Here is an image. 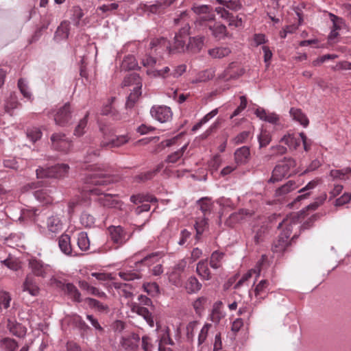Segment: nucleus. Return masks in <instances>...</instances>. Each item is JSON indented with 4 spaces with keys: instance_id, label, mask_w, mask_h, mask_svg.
<instances>
[{
    "instance_id": "1",
    "label": "nucleus",
    "mask_w": 351,
    "mask_h": 351,
    "mask_svg": "<svg viewBox=\"0 0 351 351\" xmlns=\"http://www.w3.org/2000/svg\"><path fill=\"white\" fill-rule=\"evenodd\" d=\"M295 223V219L292 217H287L279 223L278 228L282 229V232L275 240L272 245V250L276 252H282L286 250L289 244V237L292 232V224Z\"/></svg>"
},
{
    "instance_id": "2",
    "label": "nucleus",
    "mask_w": 351,
    "mask_h": 351,
    "mask_svg": "<svg viewBox=\"0 0 351 351\" xmlns=\"http://www.w3.org/2000/svg\"><path fill=\"white\" fill-rule=\"evenodd\" d=\"M192 10L197 15L195 25L202 30H206L208 27L215 21V15L210 6L207 5H193Z\"/></svg>"
},
{
    "instance_id": "3",
    "label": "nucleus",
    "mask_w": 351,
    "mask_h": 351,
    "mask_svg": "<svg viewBox=\"0 0 351 351\" xmlns=\"http://www.w3.org/2000/svg\"><path fill=\"white\" fill-rule=\"evenodd\" d=\"M117 181L114 176L107 173L97 166H93L90 172L86 178V183L93 185L105 186Z\"/></svg>"
},
{
    "instance_id": "4",
    "label": "nucleus",
    "mask_w": 351,
    "mask_h": 351,
    "mask_svg": "<svg viewBox=\"0 0 351 351\" xmlns=\"http://www.w3.org/2000/svg\"><path fill=\"white\" fill-rule=\"evenodd\" d=\"M92 195L96 196L95 201L103 207L114 208L121 210L123 203L117 199V195L105 193L97 188L86 189Z\"/></svg>"
},
{
    "instance_id": "5",
    "label": "nucleus",
    "mask_w": 351,
    "mask_h": 351,
    "mask_svg": "<svg viewBox=\"0 0 351 351\" xmlns=\"http://www.w3.org/2000/svg\"><path fill=\"white\" fill-rule=\"evenodd\" d=\"M132 84H135L132 92L130 94L128 97L125 106L127 108H132L135 102L138 100L139 97L141 95V87L142 84L138 75L132 73L125 77L123 80L124 86H130Z\"/></svg>"
},
{
    "instance_id": "6",
    "label": "nucleus",
    "mask_w": 351,
    "mask_h": 351,
    "mask_svg": "<svg viewBox=\"0 0 351 351\" xmlns=\"http://www.w3.org/2000/svg\"><path fill=\"white\" fill-rule=\"evenodd\" d=\"M295 161L293 158H285L275 167L269 182H275L285 176H290V171L295 167Z\"/></svg>"
},
{
    "instance_id": "7",
    "label": "nucleus",
    "mask_w": 351,
    "mask_h": 351,
    "mask_svg": "<svg viewBox=\"0 0 351 351\" xmlns=\"http://www.w3.org/2000/svg\"><path fill=\"white\" fill-rule=\"evenodd\" d=\"M187 265L188 260L186 258L179 261L169 274V282L176 287L181 286Z\"/></svg>"
},
{
    "instance_id": "8",
    "label": "nucleus",
    "mask_w": 351,
    "mask_h": 351,
    "mask_svg": "<svg viewBox=\"0 0 351 351\" xmlns=\"http://www.w3.org/2000/svg\"><path fill=\"white\" fill-rule=\"evenodd\" d=\"M111 241L119 247L124 245L131 237V234L121 226H110L108 228Z\"/></svg>"
},
{
    "instance_id": "9",
    "label": "nucleus",
    "mask_w": 351,
    "mask_h": 351,
    "mask_svg": "<svg viewBox=\"0 0 351 351\" xmlns=\"http://www.w3.org/2000/svg\"><path fill=\"white\" fill-rule=\"evenodd\" d=\"M69 169V167L68 165L58 164L47 169H38L36 170V175L38 178L51 177L60 178L64 177L68 173Z\"/></svg>"
},
{
    "instance_id": "10",
    "label": "nucleus",
    "mask_w": 351,
    "mask_h": 351,
    "mask_svg": "<svg viewBox=\"0 0 351 351\" xmlns=\"http://www.w3.org/2000/svg\"><path fill=\"white\" fill-rule=\"evenodd\" d=\"M186 71V66L184 64L174 66L171 70L169 66H166L160 70H147V73L153 77H159L164 79L169 77L178 78L181 76Z\"/></svg>"
},
{
    "instance_id": "11",
    "label": "nucleus",
    "mask_w": 351,
    "mask_h": 351,
    "mask_svg": "<svg viewBox=\"0 0 351 351\" xmlns=\"http://www.w3.org/2000/svg\"><path fill=\"white\" fill-rule=\"evenodd\" d=\"M243 74V71L237 63L232 62L223 70V72L218 74L215 78V82H226L230 80L238 79Z\"/></svg>"
},
{
    "instance_id": "12",
    "label": "nucleus",
    "mask_w": 351,
    "mask_h": 351,
    "mask_svg": "<svg viewBox=\"0 0 351 351\" xmlns=\"http://www.w3.org/2000/svg\"><path fill=\"white\" fill-rule=\"evenodd\" d=\"M190 27L188 23L184 24L174 37L173 46L171 47V52H184L186 51V42L189 41Z\"/></svg>"
},
{
    "instance_id": "13",
    "label": "nucleus",
    "mask_w": 351,
    "mask_h": 351,
    "mask_svg": "<svg viewBox=\"0 0 351 351\" xmlns=\"http://www.w3.org/2000/svg\"><path fill=\"white\" fill-rule=\"evenodd\" d=\"M28 265L34 276L42 278H46L51 271L49 265L35 257L29 258Z\"/></svg>"
},
{
    "instance_id": "14",
    "label": "nucleus",
    "mask_w": 351,
    "mask_h": 351,
    "mask_svg": "<svg viewBox=\"0 0 351 351\" xmlns=\"http://www.w3.org/2000/svg\"><path fill=\"white\" fill-rule=\"evenodd\" d=\"M130 201L135 204H142L135 208V213L140 215L143 212H147L150 210L149 202H156V198L149 195H133L130 197Z\"/></svg>"
},
{
    "instance_id": "15",
    "label": "nucleus",
    "mask_w": 351,
    "mask_h": 351,
    "mask_svg": "<svg viewBox=\"0 0 351 351\" xmlns=\"http://www.w3.org/2000/svg\"><path fill=\"white\" fill-rule=\"evenodd\" d=\"M149 48L151 53L160 56L166 52L171 53L172 50L169 41L163 37L152 39Z\"/></svg>"
},
{
    "instance_id": "16",
    "label": "nucleus",
    "mask_w": 351,
    "mask_h": 351,
    "mask_svg": "<svg viewBox=\"0 0 351 351\" xmlns=\"http://www.w3.org/2000/svg\"><path fill=\"white\" fill-rule=\"evenodd\" d=\"M71 108L69 103L65 104L57 109L53 114V119L56 125L65 126L70 123L72 119Z\"/></svg>"
},
{
    "instance_id": "17",
    "label": "nucleus",
    "mask_w": 351,
    "mask_h": 351,
    "mask_svg": "<svg viewBox=\"0 0 351 351\" xmlns=\"http://www.w3.org/2000/svg\"><path fill=\"white\" fill-rule=\"evenodd\" d=\"M51 141L53 148L59 152L66 153L72 147L71 141L63 133L53 134Z\"/></svg>"
},
{
    "instance_id": "18",
    "label": "nucleus",
    "mask_w": 351,
    "mask_h": 351,
    "mask_svg": "<svg viewBox=\"0 0 351 351\" xmlns=\"http://www.w3.org/2000/svg\"><path fill=\"white\" fill-rule=\"evenodd\" d=\"M128 135H120L111 138L104 134L103 139L100 142L99 147L106 149L119 147L129 141Z\"/></svg>"
},
{
    "instance_id": "19",
    "label": "nucleus",
    "mask_w": 351,
    "mask_h": 351,
    "mask_svg": "<svg viewBox=\"0 0 351 351\" xmlns=\"http://www.w3.org/2000/svg\"><path fill=\"white\" fill-rule=\"evenodd\" d=\"M153 118L160 123H167L172 119V111L167 106H154L150 110Z\"/></svg>"
},
{
    "instance_id": "20",
    "label": "nucleus",
    "mask_w": 351,
    "mask_h": 351,
    "mask_svg": "<svg viewBox=\"0 0 351 351\" xmlns=\"http://www.w3.org/2000/svg\"><path fill=\"white\" fill-rule=\"evenodd\" d=\"M216 12L220 15L221 18L228 22L229 26L239 27L242 25V19L239 16H234L225 6L217 8Z\"/></svg>"
},
{
    "instance_id": "21",
    "label": "nucleus",
    "mask_w": 351,
    "mask_h": 351,
    "mask_svg": "<svg viewBox=\"0 0 351 351\" xmlns=\"http://www.w3.org/2000/svg\"><path fill=\"white\" fill-rule=\"evenodd\" d=\"M140 337L135 333L123 336L120 341V346L126 351H136L138 347Z\"/></svg>"
},
{
    "instance_id": "22",
    "label": "nucleus",
    "mask_w": 351,
    "mask_h": 351,
    "mask_svg": "<svg viewBox=\"0 0 351 351\" xmlns=\"http://www.w3.org/2000/svg\"><path fill=\"white\" fill-rule=\"evenodd\" d=\"M254 215L252 210L242 208L238 212L232 213L226 221V224L228 226H233L235 223L246 220Z\"/></svg>"
},
{
    "instance_id": "23",
    "label": "nucleus",
    "mask_w": 351,
    "mask_h": 351,
    "mask_svg": "<svg viewBox=\"0 0 351 351\" xmlns=\"http://www.w3.org/2000/svg\"><path fill=\"white\" fill-rule=\"evenodd\" d=\"M254 215L252 210L242 208L238 212L232 213L226 221V224L228 226H233L235 223L246 220Z\"/></svg>"
},
{
    "instance_id": "24",
    "label": "nucleus",
    "mask_w": 351,
    "mask_h": 351,
    "mask_svg": "<svg viewBox=\"0 0 351 351\" xmlns=\"http://www.w3.org/2000/svg\"><path fill=\"white\" fill-rule=\"evenodd\" d=\"M207 29H209L213 36L219 40L231 36L228 32L226 25L221 24L220 22H216L215 21L208 27Z\"/></svg>"
},
{
    "instance_id": "25",
    "label": "nucleus",
    "mask_w": 351,
    "mask_h": 351,
    "mask_svg": "<svg viewBox=\"0 0 351 351\" xmlns=\"http://www.w3.org/2000/svg\"><path fill=\"white\" fill-rule=\"evenodd\" d=\"M255 114L260 119L267 121L269 123L276 125H279L280 123V117L275 112H269L263 108H258L255 111Z\"/></svg>"
},
{
    "instance_id": "26",
    "label": "nucleus",
    "mask_w": 351,
    "mask_h": 351,
    "mask_svg": "<svg viewBox=\"0 0 351 351\" xmlns=\"http://www.w3.org/2000/svg\"><path fill=\"white\" fill-rule=\"evenodd\" d=\"M58 245L60 250L66 255L74 256L77 254L71 247V237L68 234H63L59 237Z\"/></svg>"
},
{
    "instance_id": "27",
    "label": "nucleus",
    "mask_w": 351,
    "mask_h": 351,
    "mask_svg": "<svg viewBox=\"0 0 351 351\" xmlns=\"http://www.w3.org/2000/svg\"><path fill=\"white\" fill-rule=\"evenodd\" d=\"M131 311L142 316L151 327L154 326V322L152 315L147 308L141 306L140 304L133 302L131 304Z\"/></svg>"
},
{
    "instance_id": "28",
    "label": "nucleus",
    "mask_w": 351,
    "mask_h": 351,
    "mask_svg": "<svg viewBox=\"0 0 351 351\" xmlns=\"http://www.w3.org/2000/svg\"><path fill=\"white\" fill-rule=\"evenodd\" d=\"M263 263V259L261 261H258L256 264V267L250 270H249L246 274H245L234 285L235 289H238L240 287L243 286L245 282H247L253 275H255L256 280L259 277L261 271V267Z\"/></svg>"
},
{
    "instance_id": "29",
    "label": "nucleus",
    "mask_w": 351,
    "mask_h": 351,
    "mask_svg": "<svg viewBox=\"0 0 351 351\" xmlns=\"http://www.w3.org/2000/svg\"><path fill=\"white\" fill-rule=\"evenodd\" d=\"M47 230L52 233L60 232L63 228V222L58 215L49 217L46 221Z\"/></svg>"
},
{
    "instance_id": "30",
    "label": "nucleus",
    "mask_w": 351,
    "mask_h": 351,
    "mask_svg": "<svg viewBox=\"0 0 351 351\" xmlns=\"http://www.w3.org/2000/svg\"><path fill=\"white\" fill-rule=\"evenodd\" d=\"M234 161L237 165L246 164L250 158V150L247 146H243L238 148L234 154Z\"/></svg>"
},
{
    "instance_id": "31",
    "label": "nucleus",
    "mask_w": 351,
    "mask_h": 351,
    "mask_svg": "<svg viewBox=\"0 0 351 351\" xmlns=\"http://www.w3.org/2000/svg\"><path fill=\"white\" fill-rule=\"evenodd\" d=\"M23 291L28 292L30 295L36 296L39 293V287L34 277L27 275L23 285Z\"/></svg>"
},
{
    "instance_id": "32",
    "label": "nucleus",
    "mask_w": 351,
    "mask_h": 351,
    "mask_svg": "<svg viewBox=\"0 0 351 351\" xmlns=\"http://www.w3.org/2000/svg\"><path fill=\"white\" fill-rule=\"evenodd\" d=\"M196 272L203 280H209L212 278V274L208 267L207 259L201 260L197 263Z\"/></svg>"
},
{
    "instance_id": "33",
    "label": "nucleus",
    "mask_w": 351,
    "mask_h": 351,
    "mask_svg": "<svg viewBox=\"0 0 351 351\" xmlns=\"http://www.w3.org/2000/svg\"><path fill=\"white\" fill-rule=\"evenodd\" d=\"M119 276L123 280L130 281L142 278V274L137 269L123 268L119 273Z\"/></svg>"
},
{
    "instance_id": "34",
    "label": "nucleus",
    "mask_w": 351,
    "mask_h": 351,
    "mask_svg": "<svg viewBox=\"0 0 351 351\" xmlns=\"http://www.w3.org/2000/svg\"><path fill=\"white\" fill-rule=\"evenodd\" d=\"M204 40V36H195L189 38V41L186 45V51L191 53H198L203 47Z\"/></svg>"
},
{
    "instance_id": "35",
    "label": "nucleus",
    "mask_w": 351,
    "mask_h": 351,
    "mask_svg": "<svg viewBox=\"0 0 351 351\" xmlns=\"http://www.w3.org/2000/svg\"><path fill=\"white\" fill-rule=\"evenodd\" d=\"M279 143L286 145L290 150H296L300 145V139L293 134L287 133L280 138Z\"/></svg>"
},
{
    "instance_id": "36",
    "label": "nucleus",
    "mask_w": 351,
    "mask_h": 351,
    "mask_svg": "<svg viewBox=\"0 0 351 351\" xmlns=\"http://www.w3.org/2000/svg\"><path fill=\"white\" fill-rule=\"evenodd\" d=\"M298 187V185L295 183V181L289 180L285 184L278 188L276 190L274 195L278 199V200H280L282 199L285 195L296 189Z\"/></svg>"
},
{
    "instance_id": "37",
    "label": "nucleus",
    "mask_w": 351,
    "mask_h": 351,
    "mask_svg": "<svg viewBox=\"0 0 351 351\" xmlns=\"http://www.w3.org/2000/svg\"><path fill=\"white\" fill-rule=\"evenodd\" d=\"M292 119L300 123L303 127L306 128L309 124V120L306 115L300 108H291L289 111Z\"/></svg>"
},
{
    "instance_id": "38",
    "label": "nucleus",
    "mask_w": 351,
    "mask_h": 351,
    "mask_svg": "<svg viewBox=\"0 0 351 351\" xmlns=\"http://www.w3.org/2000/svg\"><path fill=\"white\" fill-rule=\"evenodd\" d=\"M231 49L228 47L220 46L210 49L208 54L215 59H221L228 56L231 53Z\"/></svg>"
},
{
    "instance_id": "39",
    "label": "nucleus",
    "mask_w": 351,
    "mask_h": 351,
    "mask_svg": "<svg viewBox=\"0 0 351 351\" xmlns=\"http://www.w3.org/2000/svg\"><path fill=\"white\" fill-rule=\"evenodd\" d=\"M215 72L214 68L202 71L197 74L195 78L193 80V83L206 82L215 77Z\"/></svg>"
},
{
    "instance_id": "40",
    "label": "nucleus",
    "mask_w": 351,
    "mask_h": 351,
    "mask_svg": "<svg viewBox=\"0 0 351 351\" xmlns=\"http://www.w3.org/2000/svg\"><path fill=\"white\" fill-rule=\"evenodd\" d=\"M85 302L87 303L90 308H94L100 313H108L109 307L97 300L91 298H86Z\"/></svg>"
},
{
    "instance_id": "41",
    "label": "nucleus",
    "mask_w": 351,
    "mask_h": 351,
    "mask_svg": "<svg viewBox=\"0 0 351 351\" xmlns=\"http://www.w3.org/2000/svg\"><path fill=\"white\" fill-rule=\"evenodd\" d=\"M224 257V254L219 251H215L211 254L210 258V266L213 269H217L222 266V260Z\"/></svg>"
},
{
    "instance_id": "42",
    "label": "nucleus",
    "mask_w": 351,
    "mask_h": 351,
    "mask_svg": "<svg viewBox=\"0 0 351 351\" xmlns=\"http://www.w3.org/2000/svg\"><path fill=\"white\" fill-rule=\"evenodd\" d=\"M64 290L74 302H80L82 301L81 293L73 284H66Z\"/></svg>"
},
{
    "instance_id": "43",
    "label": "nucleus",
    "mask_w": 351,
    "mask_h": 351,
    "mask_svg": "<svg viewBox=\"0 0 351 351\" xmlns=\"http://www.w3.org/2000/svg\"><path fill=\"white\" fill-rule=\"evenodd\" d=\"M185 288L189 293H193L201 289L202 284L195 276H191L187 280Z\"/></svg>"
},
{
    "instance_id": "44",
    "label": "nucleus",
    "mask_w": 351,
    "mask_h": 351,
    "mask_svg": "<svg viewBox=\"0 0 351 351\" xmlns=\"http://www.w3.org/2000/svg\"><path fill=\"white\" fill-rule=\"evenodd\" d=\"M8 328L10 332L16 337H21L25 334V328L21 324L10 319L8 322Z\"/></svg>"
},
{
    "instance_id": "45",
    "label": "nucleus",
    "mask_w": 351,
    "mask_h": 351,
    "mask_svg": "<svg viewBox=\"0 0 351 351\" xmlns=\"http://www.w3.org/2000/svg\"><path fill=\"white\" fill-rule=\"evenodd\" d=\"M269 284L267 280H262L256 285L254 289V294L258 299L262 300L265 298V296H263V295L266 293Z\"/></svg>"
},
{
    "instance_id": "46",
    "label": "nucleus",
    "mask_w": 351,
    "mask_h": 351,
    "mask_svg": "<svg viewBox=\"0 0 351 351\" xmlns=\"http://www.w3.org/2000/svg\"><path fill=\"white\" fill-rule=\"evenodd\" d=\"M77 245L79 248L82 251L85 252L89 250L90 241L88 237V234L85 232H81L77 234Z\"/></svg>"
},
{
    "instance_id": "47",
    "label": "nucleus",
    "mask_w": 351,
    "mask_h": 351,
    "mask_svg": "<svg viewBox=\"0 0 351 351\" xmlns=\"http://www.w3.org/2000/svg\"><path fill=\"white\" fill-rule=\"evenodd\" d=\"M35 197L45 204H51L53 202L52 197L48 193L47 189H40L34 192Z\"/></svg>"
},
{
    "instance_id": "48",
    "label": "nucleus",
    "mask_w": 351,
    "mask_h": 351,
    "mask_svg": "<svg viewBox=\"0 0 351 351\" xmlns=\"http://www.w3.org/2000/svg\"><path fill=\"white\" fill-rule=\"evenodd\" d=\"M188 147V143L184 145L180 149L174 152L173 153L168 155L165 162L168 163H176L180 159Z\"/></svg>"
},
{
    "instance_id": "49",
    "label": "nucleus",
    "mask_w": 351,
    "mask_h": 351,
    "mask_svg": "<svg viewBox=\"0 0 351 351\" xmlns=\"http://www.w3.org/2000/svg\"><path fill=\"white\" fill-rule=\"evenodd\" d=\"M160 252H155L152 253L147 256H146L143 259H142L141 261H138L136 263V266L137 267L138 265L143 264L147 266H150L151 265L157 263L159 259L160 258Z\"/></svg>"
},
{
    "instance_id": "50",
    "label": "nucleus",
    "mask_w": 351,
    "mask_h": 351,
    "mask_svg": "<svg viewBox=\"0 0 351 351\" xmlns=\"http://www.w3.org/2000/svg\"><path fill=\"white\" fill-rule=\"evenodd\" d=\"M164 167L162 162L157 165L156 168L153 171H149L145 173H142L138 175L136 178L140 181L145 182L146 180L152 179L157 173H158Z\"/></svg>"
},
{
    "instance_id": "51",
    "label": "nucleus",
    "mask_w": 351,
    "mask_h": 351,
    "mask_svg": "<svg viewBox=\"0 0 351 351\" xmlns=\"http://www.w3.org/2000/svg\"><path fill=\"white\" fill-rule=\"evenodd\" d=\"M88 116L89 112H87L85 116L82 119H80L77 125L75 128L74 135L77 136H81L85 133V128L87 125Z\"/></svg>"
},
{
    "instance_id": "52",
    "label": "nucleus",
    "mask_w": 351,
    "mask_h": 351,
    "mask_svg": "<svg viewBox=\"0 0 351 351\" xmlns=\"http://www.w3.org/2000/svg\"><path fill=\"white\" fill-rule=\"evenodd\" d=\"M197 203L199 206V209L202 212L204 216L210 213L213 204L209 198H202L198 201Z\"/></svg>"
},
{
    "instance_id": "53",
    "label": "nucleus",
    "mask_w": 351,
    "mask_h": 351,
    "mask_svg": "<svg viewBox=\"0 0 351 351\" xmlns=\"http://www.w3.org/2000/svg\"><path fill=\"white\" fill-rule=\"evenodd\" d=\"M220 4H222L227 9L231 10L232 11H238L242 8V5L239 0H216Z\"/></svg>"
},
{
    "instance_id": "54",
    "label": "nucleus",
    "mask_w": 351,
    "mask_h": 351,
    "mask_svg": "<svg viewBox=\"0 0 351 351\" xmlns=\"http://www.w3.org/2000/svg\"><path fill=\"white\" fill-rule=\"evenodd\" d=\"M136 66V62L134 56H127L122 61L121 67L123 70H132Z\"/></svg>"
},
{
    "instance_id": "55",
    "label": "nucleus",
    "mask_w": 351,
    "mask_h": 351,
    "mask_svg": "<svg viewBox=\"0 0 351 351\" xmlns=\"http://www.w3.org/2000/svg\"><path fill=\"white\" fill-rule=\"evenodd\" d=\"M101 114L104 115H110L114 119L121 120L123 119L122 116L115 110L112 104L105 106L101 110Z\"/></svg>"
},
{
    "instance_id": "56",
    "label": "nucleus",
    "mask_w": 351,
    "mask_h": 351,
    "mask_svg": "<svg viewBox=\"0 0 351 351\" xmlns=\"http://www.w3.org/2000/svg\"><path fill=\"white\" fill-rule=\"evenodd\" d=\"M143 289L151 296H156L160 293V288L156 282H146L143 285Z\"/></svg>"
},
{
    "instance_id": "57",
    "label": "nucleus",
    "mask_w": 351,
    "mask_h": 351,
    "mask_svg": "<svg viewBox=\"0 0 351 351\" xmlns=\"http://www.w3.org/2000/svg\"><path fill=\"white\" fill-rule=\"evenodd\" d=\"M19 105V103L17 100L16 96L14 94H11L5 103V110L8 113L12 114V111L16 108Z\"/></svg>"
},
{
    "instance_id": "58",
    "label": "nucleus",
    "mask_w": 351,
    "mask_h": 351,
    "mask_svg": "<svg viewBox=\"0 0 351 351\" xmlns=\"http://www.w3.org/2000/svg\"><path fill=\"white\" fill-rule=\"evenodd\" d=\"M207 219L205 217L199 218L196 220L195 228L196 230V239L198 240L207 227Z\"/></svg>"
},
{
    "instance_id": "59",
    "label": "nucleus",
    "mask_w": 351,
    "mask_h": 351,
    "mask_svg": "<svg viewBox=\"0 0 351 351\" xmlns=\"http://www.w3.org/2000/svg\"><path fill=\"white\" fill-rule=\"evenodd\" d=\"M271 141V135L266 130H262L258 136V142L261 147L267 146Z\"/></svg>"
},
{
    "instance_id": "60",
    "label": "nucleus",
    "mask_w": 351,
    "mask_h": 351,
    "mask_svg": "<svg viewBox=\"0 0 351 351\" xmlns=\"http://www.w3.org/2000/svg\"><path fill=\"white\" fill-rule=\"evenodd\" d=\"M351 175V169L348 167L341 170H331L330 176L334 179H346V176Z\"/></svg>"
},
{
    "instance_id": "61",
    "label": "nucleus",
    "mask_w": 351,
    "mask_h": 351,
    "mask_svg": "<svg viewBox=\"0 0 351 351\" xmlns=\"http://www.w3.org/2000/svg\"><path fill=\"white\" fill-rule=\"evenodd\" d=\"M95 221V217L87 213H84L81 215L80 217V222L82 226H84L86 228H90L92 227Z\"/></svg>"
},
{
    "instance_id": "62",
    "label": "nucleus",
    "mask_w": 351,
    "mask_h": 351,
    "mask_svg": "<svg viewBox=\"0 0 351 351\" xmlns=\"http://www.w3.org/2000/svg\"><path fill=\"white\" fill-rule=\"evenodd\" d=\"M114 287L117 289H119L123 292V295L125 298H130L132 295L131 291L132 287L130 285L125 283L114 282Z\"/></svg>"
},
{
    "instance_id": "63",
    "label": "nucleus",
    "mask_w": 351,
    "mask_h": 351,
    "mask_svg": "<svg viewBox=\"0 0 351 351\" xmlns=\"http://www.w3.org/2000/svg\"><path fill=\"white\" fill-rule=\"evenodd\" d=\"M1 346L8 351H15L18 348V343L14 339L10 338H4L1 341Z\"/></svg>"
},
{
    "instance_id": "64",
    "label": "nucleus",
    "mask_w": 351,
    "mask_h": 351,
    "mask_svg": "<svg viewBox=\"0 0 351 351\" xmlns=\"http://www.w3.org/2000/svg\"><path fill=\"white\" fill-rule=\"evenodd\" d=\"M27 136L32 142H36L41 138L42 132L39 128H32L27 129Z\"/></svg>"
}]
</instances>
